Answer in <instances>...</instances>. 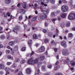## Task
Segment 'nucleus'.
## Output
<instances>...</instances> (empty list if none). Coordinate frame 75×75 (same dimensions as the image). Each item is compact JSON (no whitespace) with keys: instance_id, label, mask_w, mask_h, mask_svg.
<instances>
[{"instance_id":"nucleus-1","label":"nucleus","mask_w":75,"mask_h":75,"mask_svg":"<svg viewBox=\"0 0 75 75\" xmlns=\"http://www.w3.org/2000/svg\"><path fill=\"white\" fill-rule=\"evenodd\" d=\"M40 8L42 12H43L44 13L41 14L40 16L38 17V20L40 21H41L45 19L47 17V16L46 15V14L49 13L50 12V9H47L46 11L42 9V7L40 6Z\"/></svg>"},{"instance_id":"nucleus-2","label":"nucleus","mask_w":75,"mask_h":75,"mask_svg":"<svg viewBox=\"0 0 75 75\" xmlns=\"http://www.w3.org/2000/svg\"><path fill=\"white\" fill-rule=\"evenodd\" d=\"M39 59H40V57H38V59L36 58L34 60L33 58H31L28 60V63L29 65H34L38 62Z\"/></svg>"},{"instance_id":"nucleus-3","label":"nucleus","mask_w":75,"mask_h":75,"mask_svg":"<svg viewBox=\"0 0 75 75\" xmlns=\"http://www.w3.org/2000/svg\"><path fill=\"white\" fill-rule=\"evenodd\" d=\"M69 20H72L75 18V14L74 13H70L68 16Z\"/></svg>"},{"instance_id":"nucleus-4","label":"nucleus","mask_w":75,"mask_h":75,"mask_svg":"<svg viewBox=\"0 0 75 75\" xmlns=\"http://www.w3.org/2000/svg\"><path fill=\"white\" fill-rule=\"evenodd\" d=\"M69 51L67 49H64L62 50V54L64 55H69Z\"/></svg>"},{"instance_id":"nucleus-5","label":"nucleus","mask_w":75,"mask_h":75,"mask_svg":"<svg viewBox=\"0 0 75 75\" xmlns=\"http://www.w3.org/2000/svg\"><path fill=\"white\" fill-rule=\"evenodd\" d=\"M68 8L67 6L64 5L62 6V12L63 13L66 12V11H68Z\"/></svg>"},{"instance_id":"nucleus-6","label":"nucleus","mask_w":75,"mask_h":75,"mask_svg":"<svg viewBox=\"0 0 75 75\" xmlns=\"http://www.w3.org/2000/svg\"><path fill=\"white\" fill-rule=\"evenodd\" d=\"M20 27L18 26H16L15 27V28H13V31L14 33H16V34H17L18 33L17 32H16V31H15V30L16 31H19L20 30Z\"/></svg>"},{"instance_id":"nucleus-7","label":"nucleus","mask_w":75,"mask_h":75,"mask_svg":"<svg viewBox=\"0 0 75 75\" xmlns=\"http://www.w3.org/2000/svg\"><path fill=\"white\" fill-rule=\"evenodd\" d=\"M61 45L62 46H63L64 48H67V44H66V42L64 40L63 41L61 42Z\"/></svg>"},{"instance_id":"nucleus-8","label":"nucleus","mask_w":75,"mask_h":75,"mask_svg":"<svg viewBox=\"0 0 75 75\" xmlns=\"http://www.w3.org/2000/svg\"><path fill=\"white\" fill-rule=\"evenodd\" d=\"M44 50H45V47H44V46H42L40 49L38 51L39 52H43Z\"/></svg>"},{"instance_id":"nucleus-9","label":"nucleus","mask_w":75,"mask_h":75,"mask_svg":"<svg viewBox=\"0 0 75 75\" xmlns=\"http://www.w3.org/2000/svg\"><path fill=\"white\" fill-rule=\"evenodd\" d=\"M5 68V66L4 63L0 64V69H4Z\"/></svg>"},{"instance_id":"nucleus-10","label":"nucleus","mask_w":75,"mask_h":75,"mask_svg":"<svg viewBox=\"0 0 75 75\" xmlns=\"http://www.w3.org/2000/svg\"><path fill=\"white\" fill-rule=\"evenodd\" d=\"M26 73L27 74H30V73L31 72V69L29 68H28L26 69Z\"/></svg>"},{"instance_id":"nucleus-11","label":"nucleus","mask_w":75,"mask_h":75,"mask_svg":"<svg viewBox=\"0 0 75 75\" xmlns=\"http://www.w3.org/2000/svg\"><path fill=\"white\" fill-rule=\"evenodd\" d=\"M14 44H15V41H11L9 42V45L11 46H13V45H14Z\"/></svg>"},{"instance_id":"nucleus-12","label":"nucleus","mask_w":75,"mask_h":75,"mask_svg":"<svg viewBox=\"0 0 75 75\" xmlns=\"http://www.w3.org/2000/svg\"><path fill=\"white\" fill-rule=\"evenodd\" d=\"M28 44L29 45V47L31 48V45L32 44V40H30L28 42Z\"/></svg>"},{"instance_id":"nucleus-13","label":"nucleus","mask_w":75,"mask_h":75,"mask_svg":"<svg viewBox=\"0 0 75 75\" xmlns=\"http://www.w3.org/2000/svg\"><path fill=\"white\" fill-rule=\"evenodd\" d=\"M66 15H67V13H62L60 15V17H61L62 18H64L66 17Z\"/></svg>"},{"instance_id":"nucleus-14","label":"nucleus","mask_w":75,"mask_h":75,"mask_svg":"<svg viewBox=\"0 0 75 75\" xmlns=\"http://www.w3.org/2000/svg\"><path fill=\"white\" fill-rule=\"evenodd\" d=\"M70 64L72 66H74L75 65V62L74 61H71L70 62Z\"/></svg>"},{"instance_id":"nucleus-15","label":"nucleus","mask_w":75,"mask_h":75,"mask_svg":"<svg viewBox=\"0 0 75 75\" xmlns=\"http://www.w3.org/2000/svg\"><path fill=\"white\" fill-rule=\"evenodd\" d=\"M5 3L7 4H10L11 3V0H6Z\"/></svg>"},{"instance_id":"nucleus-16","label":"nucleus","mask_w":75,"mask_h":75,"mask_svg":"<svg viewBox=\"0 0 75 75\" xmlns=\"http://www.w3.org/2000/svg\"><path fill=\"white\" fill-rule=\"evenodd\" d=\"M7 57L8 59H13V57H11V56H10V55H8Z\"/></svg>"},{"instance_id":"nucleus-17","label":"nucleus","mask_w":75,"mask_h":75,"mask_svg":"<svg viewBox=\"0 0 75 75\" xmlns=\"http://www.w3.org/2000/svg\"><path fill=\"white\" fill-rule=\"evenodd\" d=\"M33 38L34 39H37L38 38L37 37V35L35 34L33 36Z\"/></svg>"},{"instance_id":"nucleus-18","label":"nucleus","mask_w":75,"mask_h":75,"mask_svg":"<svg viewBox=\"0 0 75 75\" xmlns=\"http://www.w3.org/2000/svg\"><path fill=\"white\" fill-rule=\"evenodd\" d=\"M40 58L41 60H44L45 59V56H40Z\"/></svg>"},{"instance_id":"nucleus-19","label":"nucleus","mask_w":75,"mask_h":75,"mask_svg":"<svg viewBox=\"0 0 75 75\" xmlns=\"http://www.w3.org/2000/svg\"><path fill=\"white\" fill-rule=\"evenodd\" d=\"M42 62H39L38 63V67H40V66H41V65H42Z\"/></svg>"},{"instance_id":"nucleus-20","label":"nucleus","mask_w":75,"mask_h":75,"mask_svg":"<svg viewBox=\"0 0 75 75\" xmlns=\"http://www.w3.org/2000/svg\"><path fill=\"white\" fill-rule=\"evenodd\" d=\"M5 70L6 72H8V71L10 70V68L8 67H7L5 68Z\"/></svg>"},{"instance_id":"nucleus-21","label":"nucleus","mask_w":75,"mask_h":75,"mask_svg":"<svg viewBox=\"0 0 75 75\" xmlns=\"http://www.w3.org/2000/svg\"><path fill=\"white\" fill-rule=\"evenodd\" d=\"M25 48H26L25 47H23L21 49V51H25Z\"/></svg>"},{"instance_id":"nucleus-22","label":"nucleus","mask_w":75,"mask_h":75,"mask_svg":"<svg viewBox=\"0 0 75 75\" xmlns=\"http://www.w3.org/2000/svg\"><path fill=\"white\" fill-rule=\"evenodd\" d=\"M44 41L45 43H48V39L47 38L45 39L44 40Z\"/></svg>"},{"instance_id":"nucleus-23","label":"nucleus","mask_w":75,"mask_h":75,"mask_svg":"<svg viewBox=\"0 0 75 75\" xmlns=\"http://www.w3.org/2000/svg\"><path fill=\"white\" fill-rule=\"evenodd\" d=\"M20 61V59L18 58H16L15 59V62H18V61Z\"/></svg>"},{"instance_id":"nucleus-24","label":"nucleus","mask_w":75,"mask_h":75,"mask_svg":"<svg viewBox=\"0 0 75 75\" xmlns=\"http://www.w3.org/2000/svg\"><path fill=\"white\" fill-rule=\"evenodd\" d=\"M42 69L43 71L45 70V66H42Z\"/></svg>"},{"instance_id":"nucleus-25","label":"nucleus","mask_w":75,"mask_h":75,"mask_svg":"<svg viewBox=\"0 0 75 75\" xmlns=\"http://www.w3.org/2000/svg\"><path fill=\"white\" fill-rule=\"evenodd\" d=\"M73 36V35L72 33H69V34L68 37L69 38H71V37H72Z\"/></svg>"},{"instance_id":"nucleus-26","label":"nucleus","mask_w":75,"mask_h":75,"mask_svg":"<svg viewBox=\"0 0 75 75\" xmlns=\"http://www.w3.org/2000/svg\"><path fill=\"white\" fill-rule=\"evenodd\" d=\"M18 75H23L21 71H20L18 74Z\"/></svg>"},{"instance_id":"nucleus-27","label":"nucleus","mask_w":75,"mask_h":75,"mask_svg":"<svg viewBox=\"0 0 75 75\" xmlns=\"http://www.w3.org/2000/svg\"><path fill=\"white\" fill-rule=\"evenodd\" d=\"M70 26V22H68V23H67L66 25V26L68 27Z\"/></svg>"},{"instance_id":"nucleus-28","label":"nucleus","mask_w":75,"mask_h":75,"mask_svg":"<svg viewBox=\"0 0 75 75\" xmlns=\"http://www.w3.org/2000/svg\"><path fill=\"white\" fill-rule=\"evenodd\" d=\"M36 18L35 17L33 18L32 19V21H36Z\"/></svg>"},{"instance_id":"nucleus-29","label":"nucleus","mask_w":75,"mask_h":75,"mask_svg":"<svg viewBox=\"0 0 75 75\" xmlns=\"http://www.w3.org/2000/svg\"><path fill=\"white\" fill-rule=\"evenodd\" d=\"M22 18H23L22 15L20 16L19 17V19L21 20H22Z\"/></svg>"},{"instance_id":"nucleus-30","label":"nucleus","mask_w":75,"mask_h":75,"mask_svg":"<svg viewBox=\"0 0 75 75\" xmlns=\"http://www.w3.org/2000/svg\"><path fill=\"white\" fill-rule=\"evenodd\" d=\"M6 15L8 16V17L10 16V13L9 12H7L6 13Z\"/></svg>"},{"instance_id":"nucleus-31","label":"nucleus","mask_w":75,"mask_h":75,"mask_svg":"<svg viewBox=\"0 0 75 75\" xmlns=\"http://www.w3.org/2000/svg\"><path fill=\"white\" fill-rule=\"evenodd\" d=\"M24 62H26V61L25 60H23L21 62V64H23V63H24Z\"/></svg>"},{"instance_id":"nucleus-32","label":"nucleus","mask_w":75,"mask_h":75,"mask_svg":"<svg viewBox=\"0 0 75 75\" xmlns=\"http://www.w3.org/2000/svg\"><path fill=\"white\" fill-rule=\"evenodd\" d=\"M64 63L66 64H68L69 63H68V62H67V60H65L64 61Z\"/></svg>"},{"instance_id":"nucleus-33","label":"nucleus","mask_w":75,"mask_h":75,"mask_svg":"<svg viewBox=\"0 0 75 75\" xmlns=\"http://www.w3.org/2000/svg\"><path fill=\"white\" fill-rule=\"evenodd\" d=\"M7 39L8 40V39H9V38H10V35L8 34L7 35Z\"/></svg>"},{"instance_id":"nucleus-34","label":"nucleus","mask_w":75,"mask_h":75,"mask_svg":"<svg viewBox=\"0 0 75 75\" xmlns=\"http://www.w3.org/2000/svg\"><path fill=\"white\" fill-rule=\"evenodd\" d=\"M43 31L44 33H46L47 32V30L45 29H43Z\"/></svg>"},{"instance_id":"nucleus-35","label":"nucleus","mask_w":75,"mask_h":75,"mask_svg":"<svg viewBox=\"0 0 75 75\" xmlns=\"http://www.w3.org/2000/svg\"><path fill=\"white\" fill-rule=\"evenodd\" d=\"M50 2L52 4H54L55 3V0L53 1V0H51L50 1Z\"/></svg>"},{"instance_id":"nucleus-36","label":"nucleus","mask_w":75,"mask_h":75,"mask_svg":"<svg viewBox=\"0 0 75 75\" xmlns=\"http://www.w3.org/2000/svg\"><path fill=\"white\" fill-rule=\"evenodd\" d=\"M1 39H4V38H5V36H4V35H2L1 36Z\"/></svg>"},{"instance_id":"nucleus-37","label":"nucleus","mask_w":75,"mask_h":75,"mask_svg":"<svg viewBox=\"0 0 75 75\" xmlns=\"http://www.w3.org/2000/svg\"><path fill=\"white\" fill-rule=\"evenodd\" d=\"M47 67L48 68H51L52 67V66L51 65L49 64L48 65Z\"/></svg>"},{"instance_id":"nucleus-38","label":"nucleus","mask_w":75,"mask_h":75,"mask_svg":"<svg viewBox=\"0 0 75 75\" xmlns=\"http://www.w3.org/2000/svg\"><path fill=\"white\" fill-rule=\"evenodd\" d=\"M15 17L14 16H13L12 15H11L10 16V18L11 19H14Z\"/></svg>"},{"instance_id":"nucleus-39","label":"nucleus","mask_w":75,"mask_h":75,"mask_svg":"<svg viewBox=\"0 0 75 75\" xmlns=\"http://www.w3.org/2000/svg\"><path fill=\"white\" fill-rule=\"evenodd\" d=\"M72 1H70V6H73V5H72Z\"/></svg>"},{"instance_id":"nucleus-40","label":"nucleus","mask_w":75,"mask_h":75,"mask_svg":"<svg viewBox=\"0 0 75 75\" xmlns=\"http://www.w3.org/2000/svg\"><path fill=\"white\" fill-rule=\"evenodd\" d=\"M6 64L7 65H10L11 64V62H7Z\"/></svg>"},{"instance_id":"nucleus-41","label":"nucleus","mask_w":75,"mask_h":75,"mask_svg":"<svg viewBox=\"0 0 75 75\" xmlns=\"http://www.w3.org/2000/svg\"><path fill=\"white\" fill-rule=\"evenodd\" d=\"M6 52L7 54H9V53L10 52V51L9 50H7L6 51Z\"/></svg>"},{"instance_id":"nucleus-42","label":"nucleus","mask_w":75,"mask_h":75,"mask_svg":"<svg viewBox=\"0 0 75 75\" xmlns=\"http://www.w3.org/2000/svg\"><path fill=\"white\" fill-rule=\"evenodd\" d=\"M56 20H57V18H54L51 20V21H56Z\"/></svg>"},{"instance_id":"nucleus-43","label":"nucleus","mask_w":75,"mask_h":75,"mask_svg":"<svg viewBox=\"0 0 75 75\" xmlns=\"http://www.w3.org/2000/svg\"><path fill=\"white\" fill-rule=\"evenodd\" d=\"M58 66H57L55 67L54 69V70H55V71H57V70L58 69Z\"/></svg>"},{"instance_id":"nucleus-44","label":"nucleus","mask_w":75,"mask_h":75,"mask_svg":"<svg viewBox=\"0 0 75 75\" xmlns=\"http://www.w3.org/2000/svg\"><path fill=\"white\" fill-rule=\"evenodd\" d=\"M54 51L55 52H57V50H58V49L56 48H54Z\"/></svg>"},{"instance_id":"nucleus-45","label":"nucleus","mask_w":75,"mask_h":75,"mask_svg":"<svg viewBox=\"0 0 75 75\" xmlns=\"http://www.w3.org/2000/svg\"><path fill=\"white\" fill-rule=\"evenodd\" d=\"M23 8H26V5L24 4L23 5Z\"/></svg>"},{"instance_id":"nucleus-46","label":"nucleus","mask_w":75,"mask_h":75,"mask_svg":"<svg viewBox=\"0 0 75 75\" xmlns=\"http://www.w3.org/2000/svg\"><path fill=\"white\" fill-rule=\"evenodd\" d=\"M58 64H59V62L57 61L55 64V65H58Z\"/></svg>"},{"instance_id":"nucleus-47","label":"nucleus","mask_w":75,"mask_h":75,"mask_svg":"<svg viewBox=\"0 0 75 75\" xmlns=\"http://www.w3.org/2000/svg\"><path fill=\"white\" fill-rule=\"evenodd\" d=\"M34 54V52L33 51H32V53H31V54H30V55H31V56H32V55H33Z\"/></svg>"},{"instance_id":"nucleus-48","label":"nucleus","mask_w":75,"mask_h":75,"mask_svg":"<svg viewBox=\"0 0 75 75\" xmlns=\"http://www.w3.org/2000/svg\"><path fill=\"white\" fill-rule=\"evenodd\" d=\"M14 49H17V50H18V46H15L14 47Z\"/></svg>"},{"instance_id":"nucleus-49","label":"nucleus","mask_w":75,"mask_h":75,"mask_svg":"<svg viewBox=\"0 0 75 75\" xmlns=\"http://www.w3.org/2000/svg\"><path fill=\"white\" fill-rule=\"evenodd\" d=\"M18 71V69H16L15 71H14V73H16V72H17Z\"/></svg>"},{"instance_id":"nucleus-50","label":"nucleus","mask_w":75,"mask_h":75,"mask_svg":"<svg viewBox=\"0 0 75 75\" xmlns=\"http://www.w3.org/2000/svg\"><path fill=\"white\" fill-rule=\"evenodd\" d=\"M32 16H28V19H30V18H31V17H32Z\"/></svg>"},{"instance_id":"nucleus-51","label":"nucleus","mask_w":75,"mask_h":75,"mask_svg":"<svg viewBox=\"0 0 75 75\" xmlns=\"http://www.w3.org/2000/svg\"><path fill=\"white\" fill-rule=\"evenodd\" d=\"M55 41H54V40H52V42H51V44H52L54 43Z\"/></svg>"},{"instance_id":"nucleus-52","label":"nucleus","mask_w":75,"mask_h":75,"mask_svg":"<svg viewBox=\"0 0 75 75\" xmlns=\"http://www.w3.org/2000/svg\"><path fill=\"white\" fill-rule=\"evenodd\" d=\"M31 25V23L30 21H29L28 22L29 25Z\"/></svg>"},{"instance_id":"nucleus-53","label":"nucleus","mask_w":75,"mask_h":75,"mask_svg":"<svg viewBox=\"0 0 75 75\" xmlns=\"http://www.w3.org/2000/svg\"><path fill=\"white\" fill-rule=\"evenodd\" d=\"M62 1L63 3H67V1H65V0H62Z\"/></svg>"},{"instance_id":"nucleus-54","label":"nucleus","mask_w":75,"mask_h":75,"mask_svg":"<svg viewBox=\"0 0 75 75\" xmlns=\"http://www.w3.org/2000/svg\"><path fill=\"white\" fill-rule=\"evenodd\" d=\"M2 30H3V28L0 26V31H2Z\"/></svg>"},{"instance_id":"nucleus-55","label":"nucleus","mask_w":75,"mask_h":75,"mask_svg":"<svg viewBox=\"0 0 75 75\" xmlns=\"http://www.w3.org/2000/svg\"><path fill=\"white\" fill-rule=\"evenodd\" d=\"M20 6V4L18 3V4H17V6L19 7Z\"/></svg>"},{"instance_id":"nucleus-56","label":"nucleus","mask_w":75,"mask_h":75,"mask_svg":"<svg viewBox=\"0 0 75 75\" xmlns=\"http://www.w3.org/2000/svg\"><path fill=\"white\" fill-rule=\"evenodd\" d=\"M14 64H13V65L12 66V68H16V66H14Z\"/></svg>"},{"instance_id":"nucleus-57","label":"nucleus","mask_w":75,"mask_h":75,"mask_svg":"<svg viewBox=\"0 0 75 75\" xmlns=\"http://www.w3.org/2000/svg\"><path fill=\"white\" fill-rule=\"evenodd\" d=\"M52 16H55V13L54 12H52Z\"/></svg>"},{"instance_id":"nucleus-58","label":"nucleus","mask_w":75,"mask_h":75,"mask_svg":"<svg viewBox=\"0 0 75 75\" xmlns=\"http://www.w3.org/2000/svg\"><path fill=\"white\" fill-rule=\"evenodd\" d=\"M45 55H48V52L47 51H46L45 52Z\"/></svg>"},{"instance_id":"nucleus-59","label":"nucleus","mask_w":75,"mask_h":75,"mask_svg":"<svg viewBox=\"0 0 75 75\" xmlns=\"http://www.w3.org/2000/svg\"><path fill=\"white\" fill-rule=\"evenodd\" d=\"M58 20L59 21H60L61 20V18L59 16L58 17Z\"/></svg>"},{"instance_id":"nucleus-60","label":"nucleus","mask_w":75,"mask_h":75,"mask_svg":"<svg viewBox=\"0 0 75 75\" xmlns=\"http://www.w3.org/2000/svg\"><path fill=\"white\" fill-rule=\"evenodd\" d=\"M0 74H1V75H3V74L4 73L2 71H1L0 72Z\"/></svg>"},{"instance_id":"nucleus-61","label":"nucleus","mask_w":75,"mask_h":75,"mask_svg":"<svg viewBox=\"0 0 75 75\" xmlns=\"http://www.w3.org/2000/svg\"><path fill=\"white\" fill-rule=\"evenodd\" d=\"M59 4H61L62 3V1L61 0H59Z\"/></svg>"},{"instance_id":"nucleus-62","label":"nucleus","mask_w":75,"mask_h":75,"mask_svg":"<svg viewBox=\"0 0 75 75\" xmlns=\"http://www.w3.org/2000/svg\"><path fill=\"white\" fill-rule=\"evenodd\" d=\"M37 74H39V73H40V69H38V71H37Z\"/></svg>"},{"instance_id":"nucleus-63","label":"nucleus","mask_w":75,"mask_h":75,"mask_svg":"<svg viewBox=\"0 0 75 75\" xmlns=\"http://www.w3.org/2000/svg\"><path fill=\"white\" fill-rule=\"evenodd\" d=\"M70 69L71 71H73V70H74V68L73 67H71L70 68Z\"/></svg>"},{"instance_id":"nucleus-64","label":"nucleus","mask_w":75,"mask_h":75,"mask_svg":"<svg viewBox=\"0 0 75 75\" xmlns=\"http://www.w3.org/2000/svg\"><path fill=\"white\" fill-rule=\"evenodd\" d=\"M11 20V18H10L8 19V21H10Z\"/></svg>"}]
</instances>
